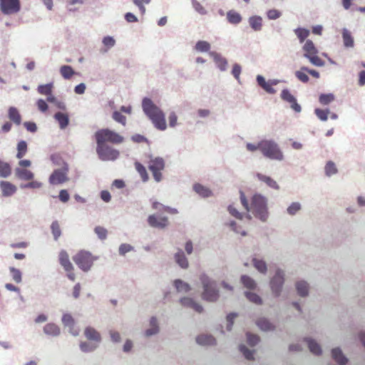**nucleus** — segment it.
Masks as SVG:
<instances>
[{
	"label": "nucleus",
	"mask_w": 365,
	"mask_h": 365,
	"mask_svg": "<svg viewBox=\"0 0 365 365\" xmlns=\"http://www.w3.org/2000/svg\"><path fill=\"white\" fill-rule=\"evenodd\" d=\"M240 198L241 203L247 211H250L256 217L262 221H265L268 216L266 198L260 194H255L252 199L250 206H249L246 197L244 193L240 192Z\"/></svg>",
	"instance_id": "1"
},
{
	"label": "nucleus",
	"mask_w": 365,
	"mask_h": 365,
	"mask_svg": "<svg viewBox=\"0 0 365 365\" xmlns=\"http://www.w3.org/2000/svg\"><path fill=\"white\" fill-rule=\"evenodd\" d=\"M142 106L144 113L151 120L154 126L159 130H165L167 124L165 114L161 109L148 98L143 99Z\"/></svg>",
	"instance_id": "2"
},
{
	"label": "nucleus",
	"mask_w": 365,
	"mask_h": 365,
	"mask_svg": "<svg viewBox=\"0 0 365 365\" xmlns=\"http://www.w3.org/2000/svg\"><path fill=\"white\" fill-rule=\"evenodd\" d=\"M259 150L264 157L275 160H283L284 154L278 144L274 140H262L259 142Z\"/></svg>",
	"instance_id": "3"
},
{
	"label": "nucleus",
	"mask_w": 365,
	"mask_h": 365,
	"mask_svg": "<svg viewBox=\"0 0 365 365\" xmlns=\"http://www.w3.org/2000/svg\"><path fill=\"white\" fill-rule=\"evenodd\" d=\"M200 281L203 287L202 299L210 302H216L219 299V290L216 289V282L205 274L200 277Z\"/></svg>",
	"instance_id": "4"
},
{
	"label": "nucleus",
	"mask_w": 365,
	"mask_h": 365,
	"mask_svg": "<svg viewBox=\"0 0 365 365\" xmlns=\"http://www.w3.org/2000/svg\"><path fill=\"white\" fill-rule=\"evenodd\" d=\"M95 138L97 144H106V143L120 144L125 140L123 136L116 133V131L109 130V128L98 130L95 133Z\"/></svg>",
	"instance_id": "5"
},
{
	"label": "nucleus",
	"mask_w": 365,
	"mask_h": 365,
	"mask_svg": "<svg viewBox=\"0 0 365 365\" xmlns=\"http://www.w3.org/2000/svg\"><path fill=\"white\" fill-rule=\"evenodd\" d=\"M304 56L307 57L311 63L315 66L322 67L324 66V61L317 56L318 51L311 40H307L303 46Z\"/></svg>",
	"instance_id": "6"
},
{
	"label": "nucleus",
	"mask_w": 365,
	"mask_h": 365,
	"mask_svg": "<svg viewBox=\"0 0 365 365\" xmlns=\"http://www.w3.org/2000/svg\"><path fill=\"white\" fill-rule=\"evenodd\" d=\"M96 152L103 161H113L118 158L120 152L106 144H97Z\"/></svg>",
	"instance_id": "7"
},
{
	"label": "nucleus",
	"mask_w": 365,
	"mask_h": 365,
	"mask_svg": "<svg viewBox=\"0 0 365 365\" xmlns=\"http://www.w3.org/2000/svg\"><path fill=\"white\" fill-rule=\"evenodd\" d=\"M73 259L78 268L86 272L91 269L95 258L90 252L80 251L73 257Z\"/></svg>",
	"instance_id": "8"
},
{
	"label": "nucleus",
	"mask_w": 365,
	"mask_h": 365,
	"mask_svg": "<svg viewBox=\"0 0 365 365\" xmlns=\"http://www.w3.org/2000/svg\"><path fill=\"white\" fill-rule=\"evenodd\" d=\"M165 167V160L161 158H155L151 159L148 163V169L153 174V178L157 182H159L163 179L162 171Z\"/></svg>",
	"instance_id": "9"
},
{
	"label": "nucleus",
	"mask_w": 365,
	"mask_h": 365,
	"mask_svg": "<svg viewBox=\"0 0 365 365\" xmlns=\"http://www.w3.org/2000/svg\"><path fill=\"white\" fill-rule=\"evenodd\" d=\"M58 262L66 272L67 277L74 282L76 280V274L73 272L74 267L69 259L68 253L64 250H62L58 254Z\"/></svg>",
	"instance_id": "10"
},
{
	"label": "nucleus",
	"mask_w": 365,
	"mask_h": 365,
	"mask_svg": "<svg viewBox=\"0 0 365 365\" xmlns=\"http://www.w3.org/2000/svg\"><path fill=\"white\" fill-rule=\"evenodd\" d=\"M68 168L55 170L49 177V182L53 185L63 184L68 181Z\"/></svg>",
	"instance_id": "11"
},
{
	"label": "nucleus",
	"mask_w": 365,
	"mask_h": 365,
	"mask_svg": "<svg viewBox=\"0 0 365 365\" xmlns=\"http://www.w3.org/2000/svg\"><path fill=\"white\" fill-rule=\"evenodd\" d=\"M284 282V272L283 271L278 269L277 270L274 277L270 281V287L272 293L275 296H279L282 286Z\"/></svg>",
	"instance_id": "12"
},
{
	"label": "nucleus",
	"mask_w": 365,
	"mask_h": 365,
	"mask_svg": "<svg viewBox=\"0 0 365 365\" xmlns=\"http://www.w3.org/2000/svg\"><path fill=\"white\" fill-rule=\"evenodd\" d=\"M0 8L3 14H12L20 10L19 0H0Z\"/></svg>",
	"instance_id": "13"
},
{
	"label": "nucleus",
	"mask_w": 365,
	"mask_h": 365,
	"mask_svg": "<svg viewBox=\"0 0 365 365\" xmlns=\"http://www.w3.org/2000/svg\"><path fill=\"white\" fill-rule=\"evenodd\" d=\"M148 225L153 228L164 229L168 226L169 220L168 217L150 215L148 219Z\"/></svg>",
	"instance_id": "14"
},
{
	"label": "nucleus",
	"mask_w": 365,
	"mask_h": 365,
	"mask_svg": "<svg viewBox=\"0 0 365 365\" xmlns=\"http://www.w3.org/2000/svg\"><path fill=\"white\" fill-rule=\"evenodd\" d=\"M257 81L258 85L262 88L264 91H266L267 93L270 94H274L276 93V90L273 88V86H276L278 83V81H266L264 77H262L261 75H258L257 77Z\"/></svg>",
	"instance_id": "15"
},
{
	"label": "nucleus",
	"mask_w": 365,
	"mask_h": 365,
	"mask_svg": "<svg viewBox=\"0 0 365 365\" xmlns=\"http://www.w3.org/2000/svg\"><path fill=\"white\" fill-rule=\"evenodd\" d=\"M281 98L290 104V107L297 113L301 112V106L297 102L296 98L292 95L289 90L284 89L282 91Z\"/></svg>",
	"instance_id": "16"
},
{
	"label": "nucleus",
	"mask_w": 365,
	"mask_h": 365,
	"mask_svg": "<svg viewBox=\"0 0 365 365\" xmlns=\"http://www.w3.org/2000/svg\"><path fill=\"white\" fill-rule=\"evenodd\" d=\"M210 56H212L217 67L221 70L225 71L226 69L227 62V60L222 57L219 53L215 51H211L209 53Z\"/></svg>",
	"instance_id": "17"
},
{
	"label": "nucleus",
	"mask_w": 365,
	"mask_h": 365,
	"mask_svg": "<svg viewBox=\"0 0 365 365\" xmlns=\"http://www.w3.org/2000/svg\"><path fill=\"white\" fill-rule=\"evenodd\" d=\"M0 188L2 195L5 197L11 196L16 191V186L7 181H1L0 182Z\"/></svg>",
	"instance_id": "18"
},
{
	"label": "nucleus",
	"mask_w": 365,
	"mask_h": 365,
	"mask_svg": "<svg viewBox=\"0 0 365 365\" xmlns=\"http://www.w3.org/2000/svg\"><path fill=\"white\" fill-rule=\"evenodd\" d=\"M195 340L197 344H201L202 346H212V344H216L215 338L211 335H198Z\"/></svg>",
	"instance_id": "19"
},
{
	"label": "nucleus",
	"mask_w": 365,
	"mask_h": 365,
	"mask_svg": "<svg viewBox=\"0 0 365 365\" xmlns=\"http://www.w3.org/2000/svg\"><path fill=\"white\" fill-rule=\"evenodd\" d=\"M15 174L19 179L26 181L32 180L34 178V173L31 170L21 168H16L15 169Z\"/></svg>",
	"instance_id": "20"
},
{
	"label": "nucleus",
	"mask_w": 365,
	"mask_h": 365,
	"mask_svg": "<svg viewBox=\"0 0 365 365\" xmlns=\"http://www.w3.org/2000/svg\"><path fill=\"white\" fill-rule=\"evenodd\" d=\"M257 177L259 181L266 183L268 187L275 190H278L279 188L275 180L271 177L262 173H257Z\"/></svg>",
	"instance_id": "21"
},
{
	"label": "nucleus",
	"mask_w": 365,
	"mask_h": 365,
	"mask_svg": "<svg viewBox=\"0 0 365 365\" xmlns=\"http://www.w3.org/2000/svg\"><path fill=\"white\" fill-rule=\"evenodd\" d=\"M180 303L182 306L190 307L193 309L197 312H202L203 309L201 305L197 303H195L192 299L190 298H183L180 300Z\"/></svg>",
	"instance_id": "22"
},
{
	"label": "nucleus",
	"mask_w": 365,
	"mask_h": 365,
	"mask_svg": "<svg viewBox=\"0 0 365 365\" xmlns=\"http://www.w3.org/2000/svg\"><path fill=\"white\" fill-rule=\"evenodd\" d=\"M85 336L89 340H93L99 342L101 340V336L99 332L92 327H87L84 331Z\"/></svg>",
	"instance_id": "23"
},
{
	"label": "nucleus",
	"mask_w": 365,
	"mask_h": 365,
	"mask_svg": "<svg viewBox=\"0 0 365 365\" xmlns=\"http://www.w3.org/2000/svg\"><path fill=\"white\" fill-rule=\"evenodd\" d=\"M16 158L17 159H22L26 156L28 151L27 143L25 140L19 141L16 145Z\"/></svg>",
	"instance_id": "24"
},
{
	"label": "nucleus",
	"mask_w": 365,
	"mask_h": 365,
	"mask_svg": "<svg viewBox=\"0 0 365 365\" xmlns=\"http://www.w3.org/2000/svg\"><path fill=\"white\" fill-rule=\"evenodd\" d=\"M227 19L232 24H238L242 21V16L235 10H230L227 13Z\"/></svg>",
	"instance_id": "25"
},
{
	"label": "nucleus",
	"mask_w": 365,
	"mask_h": 365,
	"mask_svg": "<svg viewBox=\"0 0 365 365\" xmlns=\"http://www.w3.org/2000/svg\"><path fill=\"white\" fill-rule=\"evenodd\" d=\"M175 259L176 263L182 268L188 267L189 263L187 259L185 257L181 250L175 255Z\"/></svg>",
	"instance_id": "26"
},
{
	"label": "nucleus",
	"mask_w": 365,
	"mask_h": 365,
	"mask_svg": "<svg viewBox=\"0 0 365 365\" xmlns=\"http://www.w3.org/2000/svg\"><path fill=\"white\" fill-rule=\"evenodd\" d=\"M9 118L10 120H12L16 125H20L21 122V117L16 108L15 107H10L9 110Z\"/></svg>",
	"instance_id": "27"
},
{
	"label": "nucleus",
	"mask_w": 365,
	"mask_h": 365,
	"mask_svg": "<svg viewBox=\"0 0 365 365\" xmlns=\"http://www.w3.org/2000/svg\"><path fill=\"white\" fill-rule=\"evenodd\" d=\"M296 288L298 294L302 297H304L309 293V286L307 282L304 281H300L297 282Z\"/></svg>",
	"instance_id": "28"
},
{
	"label": "nucleus",
	"mask_w": 365,
	"mask_h": 365,
	"mask_svg": "<svg viewBox=\"0 0 365 365\" xmlns=\"http://www.w3.org/2000/svg\"><path fill=\"white\" fill-rule=\"evenodd\" d=\"M54 117L61 128H65L68 125L69 119L67 114L58 112L56 113Z\"/></svg>",
	"instance_id": "29"
},
{
	"label": "nucleus",
	"mask_w": 365,
	"mask_h": 365,
	"mask_svg": "<svg viewBox=\"0 0 365 365\" xmlns=\"http://www.w3.org/2000/svg\"><path fill=\"white\" fill-rule=\"evenodd\" d=\"M332 358L340 365L345 364L347 362V359L338 348L332 350Z\"/></svg>",
	"instance_id": "30"
},
{
	"label": "nucleus",
	"mask_w": 365,
	"mask_h": 365,
	"mask_svg": "<svg viewBox=\"0 0 365 365\" xmlns=\"http://www.w3.org/2000/svg\"><path fill=\"white\" fill-rule=\"evenodd\" d=\"M342 38L344 44L346 47H353L354 45V38L351 36V32L347 29H344L342 31Z\"/></svg>",
	"instance_id": "31"
},
{
	"label": "nucleus",
	"mask_w": 365,
	"mask_h": 365,
	"mask_svg": "<svg viewBox=\"0 0 365 365\" xmlns=\"http://www.w3.org/2000/svg\"><path fill=\"white\" fill-rule=\"evenodd\" d=\"M306 340L311 353L315 355H320L322 354V349L319 344H317L316 341L312 339H307Z\"/></svg>",
	"instance_id": "32"
},
{
	"label": "nucleus",
	"mask_w": 365,
	"mask_h": 365,
	"mask_svg": "<svg viewBox=\"0 0 365 365\" xmlns=\"http://www.w3.org/2000/svg\"><path fill=\"white\" fill-rule=\"evenodd\" d=\"M249 24L255 31H259L262 27V19L260 16H252L249 19Z\"/></svg>",
	"instance_id": "33"
},
{
	"label": "nucleus",
	"mask_w": 365,
	"mask_h": 365,
	"mask_svg": "<svg viewBox=\"0 0 365 365\" xmlns=\"http://www.w3.org/2000/svg\"><path fill=\"white\" fill-rule=\"evenodd\" d=\"M45 334L51 336H58L60 333V329L55 324H48L43 327Z\"/></svg>",
	"instance_id": "34"
},
{
	"label": "nucleus",
	"mask_w": 365,
	"mask_h": 365,
	"mask_svg": "<svg viewBox=\"0 0 365 365\" xmlns=\"http://www.w3.org/2000/svg\"><path fill=\"white\" fill-rule=\"evenodd\" d=\"M135 168L136 170L140 175L142 180L143 182L148 181L149 175H148V173L147 172L145 167L143 165H142L141 163H140L138 162H135Z\"/></svg>",
	"instance_id": "35"
},
{
	"label": "nucleus",
	"mask_w": 365,
	"mask_h": 365,
	"mask_svg": "<svg viewBox=\"0 0 365 365\" xmlns=\"http://www.w3.org/2000/svg\"><path fill=\"white\" fill-rule=\"evenodd\" d=\"M257 327L264 331L272 330L274 329L273 325L268 322L266 318H260L257 321Z\"/></svg>",
	"instance_id": "36"
},
{
	"label": "nucleus",
	"mask_w": 365,
	"mask_h": 365,
	"mask_svg": "<svg viewBox=\"0 0 365 365\" xmlns=\"http://www.w3.org/2000/svg\"><path fill=\"white\" fill-rule=\"evenodd\" d=\"M60 73L64 78L69 79L74 75L75 71L70 66H63L60 68Z\"/></svg>",
	"instance_id": "37"
},
{
	"label": "nucleus",
	"mask_w": 365,
	"mask_h": 365,
	"mask_svg": "<svg viewBox=\"0 0 365 365\" xmlns=\"http://www.w3.org/2000/svg\"><path fill=\"white\" fill-rule=\"evenodd\" d=\"M241 282H242V284L245 287L250 289H255L257 286L255 280L246 275L241 277Z\"/></svg>",
	"instance_id": "38"
},
{
	"label": "nucleus",
	"mask_w": 365,
	"mask_h": 365,
	"mask_svg": "<svg viewBox=\"0 0 365 365\" xmlns=\"http://www.w3.org/2000/svg\"><path fill=\"white\" fill-rule=\"evenodd\" d=\"M194 190H195V192H197L198 195L202 197H208L212 194L210 190L200 184H195L194 186Z\"/></svg>",
	"instance_id": "39"
},
{
	"label": "nucleus",
	"mask_w": 365,
	"mask_h": 365,
	"mask_svg": "<svg viewBox=\"0 0 365 365\" xmlns=\"http://www.w3.org/2000/svg\"><path fill=\"white\" fill-rule=\"evenodd\" d=\"M53 84L49 83L46 85H41L37 88V91L41 95L51 96L52 94Z\"/></svg>",
	"instance_id": "40"
},
{
	"label": "nucleus",
	"mask_w": 365,
	"mask_h": 365,
	"mask_svg": "<svg viewBox=\"0 0 365 365\" xmlns=\"http://www.w3.org/2000/svg\"><path fill=\"white\" fill-rule=\"evenodd\" d=\"M300 43H303L309 35V31L306 29L298 28L294 30Z\"/></svg>",
	"instance_id": "41"
},
{
	"label": "nucleus",
	"mask_w": 365,
	"mask_h": 365,
	"mask_svg": "<svg viewBox=\"0 0 365 365\" xmlns=\"http://www.w3.org/2000/svg\"><path fill=\"white\" fill-rule=\"evenodd\" d=\"M11 175V165L6 162L0 161V176L6 178Z\"/></svg>",
	"instance_id": "42"
},
{
	"label": "nucleus",
	"mask_w": 365,
	"mask_h": 365,
	"mask_svg": "<svg viewBox=\"0 0 365 365\" xmlns=\"http://www.w3.org/2000/svg\"><path fill=\"white\" fill-rule=\"evenodd\" d=\"M245 294V297L248 299V300L252 303H254L255 304H261L262 302V299L256 293L252 292H246Z\"/></svg>",
	"instance_id": "43"
},
{
	"label": "nucleus",
	"mask_w": 365,
	"mask_h": 365,
	"mask_svg": "<svg viewBox=\"0 0 365 365\" xmlns=\"http://www.w3.org/2000/svg\"><path fill=\"white\" fill-rule=\"evenodd\" d=\"M150 325L151 327L150 329H148L145 331V334L147 336H150L154 334H156L158 331V327L157 325V319L155 317H151L150 319Z\"/></svg>",
	"instance_id": "44"
},
{
	"label": "nucleus",
	"mask_w": 365,
	"mask_h": 365,
	"mask_svg": "<svg viewBox=\"0 0 365 365\" xmlns=\"http://www.w3.org/2000/svg\"><path fill=\"white\" fill-rule=\"evenodd\" d=\"M210 44L204 41H199L195 44V50L200 52H207L210 51Z\"/></svg>",
	"instance_id": "45"
},
{
	"label": "nucleus",
	"mask_w": 365,
	"mask_h": 365,
	"mask_svg": "<svg viewBox=\"0 0 365 365\" xmlns=\"http://www.w3.org/2000/svg\"><path fill=\"white\" fill-rule=\"evenodd\" d=\"M174 285L178 292H187L190 289V287L188 284L183 282L180 279H177L174 282Z\"/></svg>",
	"instance_id": "46"
},
{
	"label": "nucleus",
	"mask_w": 365,
	"mask_h": 365,
	"mask_svg": "<svg viewBox=\"0 0 365 365\" xmlns=\"http://www.w3.org/2000/svg\"><path fill=\"white\" fill-rule=\"evenodd\" d=\"M62 323L65 327L73 328L74 326V319L70 314H64L62 317Z\"/></svg>",
	"instance_id": "47"
},
{
	"label": "nucleus",
	"mask_w": 365,
	"mask_h": 365,
	"mask_svg": "<svg viewBox=\"0 0 365 365\" xmlns=\"http://www.w3.org/2000/svg\"><path fill=\"white\" fill-rule=\"evenodd\" d=\"M252 262L255 267L261 273H264L266 272L267 265L264 261L255 258L253 259Z\"/></svg>",
	"instance_id": "48"
},
{
	"label": "nucleus",
	"mask_w": 365,
	"mask_h": 365,
	"mask_svg": "<svg viewBox=\"0 0 365 365\" xmlns=\"http://www.w3.org/2000/svg\"><path fill=\"white\" fill-rule=\"evenodd\" d=\"M51 229L52 234L56 240H58V237L61 236V232L60 229V225L58 221H53L51 225Z\"/></svg>",
	"instance_id": "49"
},
{
	"label": "nucleus",
	"mask_w": 365,
	"mask_h": 365,
	"mask_svg": "<svg viewBox=\"0 0 365 365\" xmlns=\"http://www.w3.org/2000/svg\"><path fill=\"white\" fill-rule=\"evenodd\" d=\"M10 273L11 274V278L16 283H20L21 282V272L19 269L10 267Z\"/></svg>",
	"instance_id": "50"
},
{
	"label": "nucleus",
	"mask_w": 365,
	"mask_h": 365,
	"mask_svg": "<svg viewBox=\"0 0 365 365\" xmlns=\"http://www.w3.org/2000/svg\"><path fill=\"white\" fill-rule=\"evenodd\" d=\"M282 16V13L279 10L276 9H271L267 11V17L270 20H275L279 19Z\"/></svg>",
	"instance_id": "51"
},
{
	"label": "nucleus",
	"mask_w": 365,
	"mask_h": 365,
	"mask_svg": "<svg viewBox=\"0 0 365 365\" xmlns=\"http://www.w3.org/2000/svg\"><path fill=\"white\" fill-rule=\"evenodd\" d=\"M334 100V96L333 94H322L319 98L320 103L322 105H327Z\"/></svg>",
	"instance_id": "52"
},
{
	"label": "nucleus",
	"mask_w": 365,
	"mask_h": 365,
	"mask_svg": "<svg viewBox=\"0 0 365 365\" xmlns=\"http://www.w3.org/2000/svg\"><path fill=\"white\" fill-rule=\"evenodd\" d=\"M112 117L114 120L120 123L123 125H126V117L120 111L113 112Z\"/></svg>",
	"instance_id": "53"
},
{
	"label": "nucleus",
	"mask_w": 365,
	"mask_h": 365,
	"mask_svg": "<svg viewBox=\"0 0 365 365\" xmlns=\"http://www.w3.org/2000/svg\"><path fill=\"white\" fill-rule=\"evenodd\" d=\"M337 172V169L335 164L332 161H329L325 166V173L327 175L330 176L335 174Z\"/></svg>",
	"instance_id": "54"
},
{
	"label": "nucleus",
	"mask_w": 365,
	"mask_h": 365,
	"mask_svg": "<svg viewBox=\"0 0 365 365\" xmlns=\"http://www.w3.org/2000/svg\"><path fill=\"white\" fill-rule=\"evenodd\" d=\"M300 210L301 205L299 202H292L291 205L289 206L288 209H287V212H288V214L293 215Z\"/></svg>",
	"instance_id": "55"
},
{
	"label": "nucleus",
	"mask_w": 365,
	"mask_h": 365,
	"mask_svg": "<svg viewBox=\"0 0 365 365\" xmlns=\"http://www.w3.org/2000/svg\"><path fill=\"white\" fill-rule=\"evenodd\" d=\"M316 115L322 120L325 121L328 119V115L329 113V110L316 109L314 110Z\"/></svg>",
	"instance_id": "56"
},
{
	"label": "nucleus",
	"mask_w": 365,
	"mask_h": 365,
	"mask_svg": "<svg viewBox=\"0 0 365 365\" xmlns=\"http://www.w3.org/2000/svg\"><path fill=\"white\" fill-rule=\"evenodd\" d=\"M240 351L243 354V356L248 360H252L253 357V351L247 349L244 345H241L240 346Z\"/></svg>",
	"instance_id": "57"
},
{
	"label": "nucleus",
	"mask_w": 365,
	"mask_h": 365,
	"mask_svg": "<svg viewBox=\"0 0 365 365\" xmlns=\"http://www.w3.org/2000/svg\"><path fill=\"white\" fill-rule=\"evenodd\" d=\"M305 72V71H302V69L300 71H297L295 72L296 77L299 81L304 82V83H306V82H308L309 80V77Z\"/></svg>",
	"instance_id": "58"
},
{
	"label": "nucleus",
	"mask_w": 365,
	"mask_h": 365,
	"mask_svg": "<svg viewBox=\"0 0 365 365\" xmlns=\"http://www.w3.org/2000/svg\"><path fill=\"white\" fill-rule=\"evenodd\" d=\"M247 341L250 346H255L259 341V337L256 334H247Z\"/></svg>",
	"instance_id": "59"
},
{
	"label": "nucleus",
	"mask_w": 365,
	"mask_h": 365,
	"mask_svg": "<svg viewBox=\"0 0 365 365\" xmlns=\"http://www.w3.org/2000/svg\"><path fill=\"white\" fill-rule=\"evenodd\" d=\"M95 232L101 240H105L107 237V230L103 227H96Z\"/></svg>",
	"instance_id": "60"
},
{
	"label": "nucleus",
	"mask_w": 365,
	"mask_h": 365,
	"mask_svg": "<svg viewBox=\"0 0 365 365\" xmlns=\"http://www.w3.org/2000/svg\"><path fill=\"white\" fill-rule=\"evenodd\" d=\"M192 4L196 12H197L200 15H205L207 14L206 9L200 3L196 1H193Z\"/></svg>",
	"instance_id": "61"
},
{
	"label": "nucleus",
	"mask_w": 365,
	"mask_h": 365,
	"mask_svg": "<svg viewBox=\"0 0 365 365\" xmlns=\"http://www.w3.org/2000/svg\"><path fill=\"white\" fill-rule=\"evenodd\" d=\"M133 249V247L129 244H122L119 247V254L120 255H125L127 252H129Z\"/></svg>",
	"instance_id": "62"
},
{
	"label": "nucleus",
	"mask_w": 365,
	"mask_h": 365,
	"mask_svg": "<svg viewBox=\"0 0 365 365\" xmlns=\"http://www.w3.org/2000/svg\"><path fill=\"white\" fill-rule=\"evenodd\" d=\"M41 186H42L41 182H38V181H33V182H31L25 185H22L21 187L22 188L36 189V188H40Z\"/></svg>",
	"instance_id": "63"
},
{
	"label": "nucleus",
	"mask_w": 365,
	"mask_h": 365,
	"mask_svg": "<svg viewBox=\"0 0 365 365\" xmlns=\"http://www.w3.org/2000/svg\"><path fill=\"white\" fill-rule=\"evenodd\" d=\"M242 72V67L239 64H235L232 68V73L237 78L239 79L240 73Z\"/></svg>",
	"instance_id": "64"
}]
</instances>
